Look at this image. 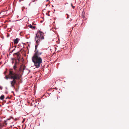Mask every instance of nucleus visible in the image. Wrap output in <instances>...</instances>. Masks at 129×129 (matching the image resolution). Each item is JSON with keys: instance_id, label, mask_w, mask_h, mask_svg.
<instances>
[{"instance_id": "obj_17", "label": "nucleus", "mask_w": 129, "mask_h": 129, "mask_svg": "<svg viewBox=\"0 0 129 129\" xmlns=\"http://www.w3.org/2000/svg\"><path fill=\"white\" fill-rule=\"evenodd\" d=\"M0 89H2V87H0Z\"/></svg>"}, {"instance_id": "obj_13", "label": "nucleus", "mask_w": 129, "mask_h": 129, "mask_svg": "<svg viewBox=\"0 0 129 129\" xmlns=\"http://www.w3.org/2000/svg\"><path fill=\"white\" fill-rule=\"evenodd\" d=\"M7 98H9V97L8 96L6 98V99H7Z\"/></svg>"}, {"instance_id": "obj_6", "label": "nucleus", "mask_w": 129, "mask_h": 129, "mask_svg": "<svg viewBox=\"0 0 129 129\" xmlns=\"http://www.w3.org/2000/svg\"><path fill=\"white\" fill-rule=\"evenodd\" d=\"M28 26L30 28H32L35 29L36 27L35 26H33L31 24H29L28 25Z\"/></svg>"}, {"instance_id": "obj_20", "label": "nucleus", "mask_w": 129, "mask_h": 129, "mask_svg": "<svg viewBox=\"0 0 129 129\" xmlns=\"http://www.w3.org/2000/svg\"><path fill=\"white\" fill-rule=\"evenodd\" d=\"M15 49H14L13 50H12V52H13L14 50H15Z\"/></svg>"}, {"instance_id": "obj_10", "label": "nucleus", "mask_w": 129, "mask_h": 129, "mask_svg": "<svg viewBox=\"0 0 129 129\" xmlns=\"http://www.w3.org/2000/svg\"><path fill=\"white\" fill-rule=\"evenodd\" d=\"M17 56V59L19 61L20 59L19 55L18 56Z\"/></svg>"}, {"instance_id": "obj_22", "label": "nucleus", "mask_w": 129, "mask_h": 129, "mask_svg": "<svg viewBox=\"0 0 129 129\" xmlns=\"http://www.w3.org/2000/svg\"><path fill=\"white\" fill-rule=\"evenodd\" d=\"M49 1V0H47L46 1Z\"/></svg>"}, {"instance_id": "obj_1", "label": "nucleus", "mask_w": 129, "mask_h": 129, "mask_svg": "<svg viewBox=\"0 0 129 129\" xmlns=\"http://www.w3.org/2000/svg\"><path fill=\"white\" fill-rule=\"evenodd\" d=\"M9 73L8 75H6L5 78L7 80L8 78L12 80L10 81L11 86L15 88V85L16 84L17 80L20 79V76L19 74L14 72L12 69L9 70Z\"/></svg>"}, {"instance_id": "obj_18", "label": "nucleus", "mask_w": 129, "mask_h": 129, "mask_svg": "<svg viewBox=\"0 0 129 129\" xmlns=\"http://www.w3.org/2000/svg\"><path fill=\"white\" fill-rule=\"evenodd\" d=\"M24 121H25V119H24L23 120V121H22V122H24Z\"/></svg>"}, {"instance_id": "obj_4", "label": "nucleus", "mask_w": 129, "mask_h": 129, "mask_svg": "<svg viewBox=\"0 0 129 129\" xmlns=\"http://www.w3.org/2000/svg\"><path fill=\"white\" fill-rule=\"evenodd\" d=\"M18 41H19V39L18 38H17L16 39H15L14 40V44H17L18 42Z\"/></svg>"}, {"instance_id": "obj_7", "label": "nucleus", "mask_w": 129, "mask_h": 129, "mask_svg": "<svg viewBox=\"0 0 129 129\" xmlns=\"http://www.w3.org/2000/svg\"><path fill=\"white\" fill-rule=\"evenodd\" d=\"M4 95H2L0 97V99L1 100H3L4 98Z\"/></svg>"}, {"instance_id": "obj_15", "label": "nucleus", "mask_w": 129, "mask_h": 129, "mask_svg": "<svg viewBox=\"0 0 129 129\" xmlns=\"http://www.w3.org/2000/svg\"><path fill=\"white\" fill-rule=\"evenodd\" d=\"M21 70V68H19V70L20 71V70Z\"/></svg>"}, {"instance_id": "obj_3", "label": "nucleus", "mask_w": 129, "mask_h": 129, "mask_svg": "<svg viewBox=\"0 0 129 129\" xmlns=\"http://www.w3.org/2000/svg\"><path fill=\"white\" fill-rule=\"evenodd\" d=\"M32 60L36 68H39L42 62V58L40 57L33 56Z\"/></svg>"}, {"instance_id": "obj_8", "label": "nucleus", "mask_w": 129, "mask_h": 129, "mask_svg": "<svg viewBox=\"0 0 129 129\" xmlns=\"http://www.w3.org/2000/svg\"><path fill=\"white\" fill-rule=\"evenodd\" d=\"M17 66H16V65H14L13 66V69H14V70L15 71L16 70V69L17 68Z\"/></svg>"}, {"instance_id": "obj_11", "label": "nucleus", "mask_w": 129, "mask_h": 129, "mask_svg": "<svg viewBox=\"0 0 129 129\" xmlns=\"http://www.w3.org/2000/svg\"><path fill=\"white\" fill-rule=\"evenodd\" d=\"M18 64V62H17V61H16V62H15V65H16H16L17 64Z\"/></svg>"}, {"instance_id": "obj_23", "label": "nucleus", "mask_w": 129, "mask_h": 129, "mask_svg": "<svg viewBox=\"0 0 129 129\" xmlns=\"http://www.w3.org/2000/svg\"><path fill=\"white\" fill-rule=\"evenodd\" d=\"M0 106H1V105H0Z\"/></svg>"}, {"instance_id": "obj_5", "label": "nucleus", "mask_w": 129, "mask_h": 129, "mask_svg": "<svg viewBox=\"0 0 129 129\" xmlns=\"http://www.w3.org/2000/svg\"><path fill=\"white\" fill-rule=\"evenodd\" d=\"M4 126V123L1 121H0V128Z\"/></svg>"}, {"instance_id": "obj_21", "label": "nucleus", "mask_w": 129, "mask_h": 129, "mask_svg": "<svg viewBox=\"0 0 129 129\" xmlns=\"http://www.w3.org/2000/svg\"><path fill=\"white\" fill-rule=\"evenodd\" d=\"M48 16H50V15H49V14H48Z\"/></svg>"}, {"instance_id": "obj_2", "label": "nucleus", "mask_w": 129, "mask_h": 129, "mask_svg": "<svg viewBox=\"0 0 129 129\" xmlns=\"http://www.w3.org/2000/svg\"><path fill=\"white\" fill-rule=\"evenodd\" d=\"M36 36L35 37V40L36 42L35 45V53L33 56L39 57L42 53V52L39 51L38 50H37L38 45L39 43L41 42L42 39L44 38L43 36L44 34L41 31H39V32L36 34Z\"/></svg>"}, {"instance_id": "obj_19", "label": "nucleus", "mask_w": 129, "mask_h": 129, "mask_svg": "<svg viewBox=\"0 0 129 129\" xmlns=\"http://www.w3.org/2000/svg\"><path fill=\"white\" fill-rule=\"evenodd\" d=\"M48 13L50 12V11H48Z\"/></svg>"}, {"instance_id": "obj_14", "label": "nucleus", "mask_w": 129, "mask_h": 129, "mask_svg": "<svg viewBox=\"0 0 129 129\" xmlns=\"http://www.w3.org/2000/svg\"><path fill=\"white\" fill-rule=\"evenodd\" d=\"M36 0H34V1H32V2H34Z\"/></svg>"}, {"instance_id": "obj_9", "label": "nucleus", "mask_w": 129, "mask_h": 129, "mask_svg": "<svg viewBox=\"0 0 129 129\" xmlns=\"http://www.w3.org/2000/svg\"><path fill=\"white\" fill-rule=\"evenodd\" d=\"M19 52H18L17 53H14V54L16 55L17 56H18L19 55Z\"/></svg>"}, {"instance_id": "obj_12", "label": "nucleus", "mask_w": 129, "mask_h": 129, "mask_svg": "<svg viewBox=\"0 0 129 129\" xmlns=\"http://www.w3.org/2000/svg\"><path fill=\"white\" fill-rule=\"evenodd\" d=\"M71 6L74 9L75 8V6H73L72 4V3L71 4Z\"/></svg>"}, {"instance_id": "obj_16", "label": "nucleus", "mask_w": 129, "mask_h": 129, "mask_svg": "<svg viewBox=\"0 0 129 129\" xmlns=\"http://www.w3.org/2000/svg\"><path fill=\"white\" fill-rule=\"evenodd\" d=\"M6 73V71H5V72L4 73V74H5Z\"/></svg>"}]
</instances>
